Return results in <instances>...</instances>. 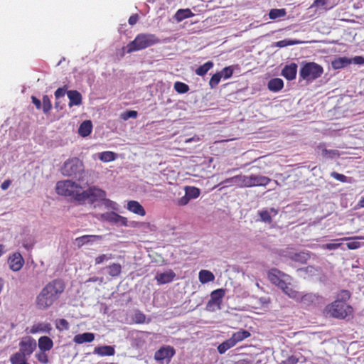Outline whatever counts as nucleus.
Returning a JSON list of instances; mask_svg holds the SVG:
<instances>
[{
    "label": "nucleus",
    "mask_w": 364,
    "mask_h": 364,
    "mask_svg": "<svg viewBox=\"0 0 364 364\" xmlns=\"http://www.w3.org/2000/svg\"><path fill=\"white\" fill-rule=\"evenodd\" d=\"M65 289V284L61 279L49 282L36 296V304L39 309L46 310L58 301Z\"/></svg>",
    "instance_id": "f257e3e1"
},
{
    "label": "nucleus",
    "mask_w": 364,
    "mask_h": 364,
    "mask_svg": "<svg viewBox=\"0 0 364 364\" xmlns=\"http://www.w3.org/2000/svg\"><path fill=\"white\" fill-rule=\"evenodd\" d=\"M267 277L270 282L278 287L289 297H296V290L291 285V277L276 268H272L267 272Z\"/></svg>",
    "instance_id": "f03ea898"
},
{
    "label": "nucleus",
    "mask_w": 364,
    "mask_h": 364,
    "mask_svg": "<svg viewBox=\"0 0 364 364\" xmlns=\"http://www.w3.org/2000/svg\"><path fill=\"white\" fill-rule=\"evenodd\" d=\"M159 42V38L154 34L139 33L132 41L127 44V52L131 53L134 51L143 50L157 44Z\"/></svg>",
    "instance_id": "7ed1b4c3"
},
{
    "label": "nucleus",
    "mask_w": 364,
    "mask_h": 364,
    "mask_svg": "<svg viewBox=\"0 0 364 364\" xmlns=\"http://www.w3.org/2000/svg\"><path fill=\"white\" fill-rule=\"evenodd\" d=\"M323 73L321 65L314 62L304 63L299 70V81L303 80L307 82H312L321 77Z\"/></svg>",
    "instance_id": "20e7f679"
},
{
    "label": "nucleus",
    "mask_w": 364,
    "mask_h": 364,
    "mask_svg": "<svg viewBox=\"0 0 364 364\" xmlns=\"http://www.w3.org/2000/svg\"><path fill=\"white\" fill-rule=\"evenodd\" d=\"M353 311V309L350 305H344L339 304L338 301H333L325 307L323 314L326 316L335 318H346L350 316Z\"/></svg>",
    "instance_id": "39448f33"
},
{
    "label": "nucleus",
    "mask_w": 364,
    "mask_h": 364,
    "mask_svg": "<svg viewBox=\"0 0 364 364\" xmlns=\"http://www.w3.org/2000/svg\"><path fill=\"white\" fill-rule=\"evenodd\" d=\"M61 172L64 176L78 177V180H80L82 174L85 172L83 162L77 157L69 159L64 163Z\"/></svg>",
    "instance_id": "423d86ee"
},
{
    "label": "nucleus",
    "mask_w": 364,
    "mask_h": 364,
    "mask_svg": "<svg viewBox=\"0 0 364 364\" xmlns=\"http://www.w3.org/2000/svg\"><path fill=\"white\" fill-rule=\"evenodd\" d=\"M56 193L58 195L70 196L77 200V195L80 194L82 188L70 180L58 181L56 184Z\"/></svg>",
    "instance_id": "0eeeda50"
},
{
    "label": "nucleus",
    "mask_w": 364,
    "mask_h": 364,
    "mask_svg": "<svg viewBox=\"0 0 364 364\" xmlns=\"http://www.w3.org/2000/svg\"><path fill=\"white\" fill-rule=\"evenodd\" d=\"M106 197V192L95 186H92L85 191H81L80 194L77 195V201L84 203L87 201L89 203H94L96 201L104 200Z\"/></svg>",
    "instance_id": "6e6552de"
},
{
    "label": "nucleus",
    "mask_w": 364,
    "mask_h": 364,
    "mask_svg": "<svg viewBox=\"0 0 364 364\" xmlns=\"http://www.w3.org/2000/svg\"><path fill=\"white\" fill-rule=\"evenodd\" d=\"M250 336L251 333L250 331L242 328L238 331L233 333L229 339L223 341L218 346L219 353H225L228 349L234 347L237 343L244 341Z\"/></svg>",
    "instance_id": "1a4fd4ad"
},
{
    "label": "nucleus",
    "mask_w": 364,
    "mask_h": 364,
    "mask_svg": "<svg viewBox=\"0 0 364 364\" xmlns=\"http://www.w3.org/2000/svg\"><path fill=\"white\" fill-rule=\"evenodd\" d=\"M239 188H250L254 186H265L271 179L267 176L251 174L250 176L239 175Z\"/></svg>",
    "instance_id": "9d476101"
},
{
    "label": "nucleus",
    "mask_w": 364,
    "mask_h": 364,
    "mask_svg": "<svg viewBox=\"0 0 364 364\" xmlns=\"http://www.w3.org/2000/svg\"><path fill=\"white\" fill-rule=\"evenodd\" d=\"M36 341L31 336L23 337L19 342V351L14 353L11 356L21 355L24 358L31 355L36 348Z\"/></svg>",
    "instance_id": "9b49d317"
},
{
    "label": "nucleus",
    "mask_w": 364,
    "mask_h": 364,
    "mask_svg": "<svg viewBox=\"0 0 364 364\" xmlns=\"http://www.w3.org/2000/svg\"><path fill=\"white\" fill-rule=\"evenodd\" d=\"M296 297L292 299L299 301L306 306H316L323 303V296L314 293H307L302 295L300 292L296 291Z\"/></svg>",
    "instance_id": "f8f14e48"
},
{
    "label": "nucleus",
    "mask_w": 364,
    "mask_h": 364,
    "mask_svg": "<svg viewBox=\"0 0 364 364\" xmlns=\"http://www.w3.org/2000/svg\"><path fill=\"white\" fill-rule=\"evenodd\" d=\"M175 353L176 351L173 347L171 346H164L155 352L154 359L161 363H163L164 360L169 362Z\"/></svg>",
    "instance_id": "ddd939ff"
},
{
    "label": "nucleus",
    "mask_w": 364,
    "mask_h": 364,
    "mask_svg": "<svg viewBox=\"0 0 364 364\" xmlns=\"http://www.w3.org/2000/svg\"><path fill=\"white\" fill-rule=\"evenodd\" d=\"M225 294V291L223 289H218L212 291L210 294V299L207 304V308L210 310L214 309L215 307L219 309Z\"/></svg>",
    "instance_id": "4468645a"
},
{
    "label": "nucleus",
    "mask_w": 364,
    "mask_h": 364,
    "mask_svg": "<svg viewBox=\"0 0 364 364\" xmlns=\"http://www.w3.org/2000/svg\"><path fill=\"white\" fill-rule=\"evenodd\" d=\"M100 218L107 222L120 225L121 226H127V218L116 213L115 212H108L102 213Z\"/></svg>",
    "instance_id": "2eb2a0df"
},
{
    "label": "nucleus",
    "mask_w": 364,
    "mask_h": 364,
    "mask_svg": "<svg viewBox=\"0 0 364 364\" xmlns=\"http://www.w3.org/2000/svg\"><path fill=\"white\" fill-rule=\"evenodd\" d=\"M10 269L14 272L19 271L24 264V259L19 252H15L8 259Z\"/></svg>",
    "instance_id": "dca6fc26"
},
{
    "label": "nucleus",
    "mask_w": 364,
    "mask_h": 364,
    "mask_svg": "<svg viewBox=\"0 0 364 364\" xmlns=\"http://www.w3.org/2000/svg\"><path fill=\"white\" fill-rule=\"evenodd\" d=\"M316 151L320 153L323 158L335 159L340 156V153L336 149H327L324 143H320L316 148Z\"/></svg>",
    "instance_id": "f3484780"
},
{
    "label": "nucleus",
    "mask_w": 364,
    "mask_h": 364,
    "mask_svg": "<svg viewBox=\"0 0 364 364\" xmlns=\"http://www.w3.org/2000/svg\"><path fill=\"white\" fill-rule=\"evenodd\" d=\"M278 214V210L271 208L269 209H263L258 211L260 220L264 223L271 224L273 221L272 216Z\"/></svg>",
    "instance_id": "a211bd4d"
},
{
    "label": "nucleus",
    "mask_w": 364,
    "mask_h": 364,
    "mask_svg": "<svg viewBox=\"0 0 364 364\" xmlns=\"http://www.w3.org/2000/svg\"><path fill=\"white\" fill-rule=\"evenodd\" d=\"M175 277V272L169 269L165 272H158L155 276V279L159 284H165L171 282Z\"/></svg>",
    "instance_id": "6ab92c4d"
},
{
    "label": "nucleus",
    "mask_w": 364,
    "mask_h": 364,
    "mask_svg": "<svg viewBox=\"0 0 364 364\" xmlns=\"http://www.w3.org/2000/svg\"><path fill=\"white\" fill-rule=\"evenodd\" d=\"M297 73V65L291 63L287 65L282 70V75L288 80H293L296 78Z\"/></svg>",
    "instance_id": "aec40b11"
},
{
    "label": "nucleus",
    "mask_w": 364,
    "mask_h": 364,
    "mask_svg": "<svg viewBox=\"0 0 364 364\" xmlns=\"http://www.w3.org/2000/svg\"><path fill=\"white\" fill-rule=\"evenodd\" d=\"M52 329L51 326L49 323H40L36 325H33L31 328H27L26 331L28 333L35 334L37 333H50Z\"/></svg>",
    "instance_id": "412c9836"
},
{
    "label": "nucleus",
    "mask_w": 364,
    "mask_h": 364,
    "mask_svg": "<svg viewBox=\"0 0 364 364\" xmlns=\"http://www.w3.org/2000/svg\"><path fill=\"white\" fill-rule=\"evenodd\" d=\"M39 350L41 351H49L53 347V341L48 336H41L38 341Z\"/></svg>",
    "instance_id": "4be33fe9"
},
{
    "label": "nucleus",
    "mask_w": 364,
    "mask_h": 364,
    "mask_svg": "<svg viewBox=\"0 0 364 364\" xmlns=\"http://www.w3.org/2000/svg\"><path fill=\"white\" fill-rule=\"evenodd\" d=\"M127 209L140 216H144L146 215V211L143 206L136 200H130L127 203Z\"/></svg>",
    "instance_id": "5701e85b"
},
{
    "label": "nucleus",
    "mask_w": 364,
    "mask_h": 364,
    "mask_svg": "<svg viewBox=\"0 0 364 364\" xmlns=\"http://www.w3.org/2000/svg\"><path fill=\"white\" fill-rule=\"evenodd\" d=\"M94 353L100 356H112L114 355L115 350L112 346H102L96 347L94 350Z\"/></svg>",
    "instance_id": "b1692460"
},
{
    "label": "nucleus",
    "mask_w": 364,
    "mask_h": 364,
    "mask_svg": "<svg viewBox=\"0 0 364 364\" xmlns=\"http://www.w3.org/2000/svg\"><path fill=\"white\" fill-rule=\"evenodd\" d=\"M69 98V106L80 105L82 103V95L77 90H70L67 92Z\"/></svg>",
    "instance_id": "393cba45"
},
{
    "label": "nucleus",
    "mask_w": 364,
    "mask_h": 364,
    "mask_svg": "<svg viewBox=\"0 0 364 364\" xmlns=\"http://www.w3.org/2000/svg\"><path fill=\"white\" fill-rule=\"evenodd\" d=\"M102 236L101 235H82L81 237H78L75 239V242L77 247L80 248L83 246L85 244H87L90 242H93L95 240H102Z\"/></svg>",
    "instance_id": "a878e982"
},
{
    "label": "nucleus",
    "mask_w": 364,
    "mask_h": 364,
    "mask_svg": "<svg viewBox=\"0 0 364 364\" xmlns=\"http://www.w3.org/2000/svg\"><path fill=\"white\" fill-rule=\"evenodd\" d=\"M95 339V335L92 333H83L75 336L73 341L75 343L82 344L83 343H90Z\"/></svg>",
    "instance_id": "bb28decb"
},
{
    "label": "nucleus",
    "mask_w": 364,
    "mask_h": 364,
    "mask_svg": "<svg viewBox=\"0 0 364 364\" xmlns=\"http://www.w3.org/2000/svg\"><path fill=\"white\" fill-rule=\"evenodd\" d=\"M351 63V59H349L346 57H339L336 59H334L331 65L333 69L338 70L343 68H345L350 65Z\"/></svg>",
    "instance_id": "cd10ccee"
},
{
    "label": "nucleus",
    "mask_w": 364,
    "mask_h": 364,
    "mask_svg": "<svg viewBox=\"0 0 364 364\" xmlns=\"http://www.w3.org/2000/svg\"><path fill=\"white\" fill-rule=\"evenodd\" d=\"M284 87V82L281 78H272L271 79L267 84V87L270 91L272 92H279Z\"/></svg>",
    "instance_id": "c85d7f7f"
},
{
    "label": "nucleus",
    "mask_w": 364,
    "mask_h": 364,
    "mask_svg": "<svg viewBox=\"0 0 364 364\" xmlns=\"http://www.w3.org/2000/svg\"><path fill=\"white\" fill-rule=\"evenodd\" d=\"M92 129L91 121H84L80 126L78 133L80 136L85 137L90 134Z\"/></svg>",
    "instance_id": "c756f323"
},
{
    "label": "nucleus",
    "mask_w": 364,
    "mask_h": 364,
    "mask_svg": "<svg viewBox=\"0 0 364 364\" xmlns=\"http://www.w3.org/2000/svg\"><path fill=\"white\" fill-rule=\"evenodd\" d=\"M108 274L114 278L119 277L122 273V265L119 263H112L107 267Z\"/></svg>",
    "instance_id": "7c9ffc66"
},
{
    "label": "nucleus",
    "mask_w": 364,
    "mask_h": 364,
    "mask_svg": "<svg viewBox=\"0 0 364 364\" xmlns=\"http://www.w3.org/2000/svg\"><path fill=\"white\" fill-rule=\"evenodd\" d=\"M198 279L202 284H205L213 282L215 279V276L210 271L203 269L199 272Z\"/></svg>",
    "instance_id": "2f4dec72"
},
{
    "label": "nucleus",
    "mask_w": 364,
    "mask_h": 364,
    "mask_svg": "<svg viewBox=\"0 0 364 364\" xmlns=\"http://www.w3.org/2000/svg\"><path fill=\"white\" fill-rule=\"evenodd\" d=\"M351 294L348 290H341L340 291L336 296V299L334 301H338L339 304H342L344 305H348L347 304L348 301L350 299Z\"/></svg>",
    "instance_id": "473e14b6"
},
{
    "label": "nucleus",
    "mask_w": 364,
    "mask_h": 364,
    "mask_svg": "<svg viewBox=\"0 0 364 364\" xmlns=\"http://www.w3.org/2000/svg\"><path fill=\"white\" fill-rule=\"evenodd\" d=\"M117 157V154L113 151H106L99 154V159L103 162H110L114 161Z\"/></svg>",
    "instance_id": "72a5a7b5"
},
{
    "label": "nucleus",
    "mask_w": 364,
    "mask_h": 364,
    "mask_svg": "<svg viewBox=\"0 0 364 364\" xmlns=\"http://www.w3.org/2000/svg\"><path fill=\"white\" fill-rule=\"evenodd\" d=\"M194 16V14L189 9H179L175 14V18L178 21H181Z\"/></svg>",
    "instance_id": "f704fd0d"
},
{
    "label": "nucleus",
    "mask_w": 364,
    "mask_h": 364,
    "mask_svg": "<svg viewBox=\"0 0 364 364\" xmlns=\"http://www.w3.org/2000/svg\"><path fill=\"white\" fill-rule=\"evenodd\" d=\"M213 63L208 61L203 65L199 66L195 71L196 74L199 76H204L213 67Z\"/></svg>",
    "instance_id": "c9c22d12"
},
{
    "label": "nucleus",
    "mask_w": 364,
    "mask_h": 364,
    "mask_svg": "<svg viewBox=\"0 0 364 364\" xmlns=\"http://www.w3.org/2000/svg\"><path fill=\"white\" fill-rule=\"evenodd\" d=\"M291 259L293 261L300 262L301 264H305L310 259V255L308 252H301L294 254L291 257Z\"/></svg>",
    "instance_id": "e433bc0d"
},
{
    "label": "nucleus",
    "mask_w": 364,
    "mask_h": 364,
    "mask_svg": "<svg viewBox=\"0 0 364 364\" xmlns=\"http://www.w3.org/2000/svg\"><path fill=\"white\" fill-rule=\"evenodd\" d=\"M287 15L285 9H272L269 12V18L272 20L283 18Z\"/></svg>",
    "instance_id": "4c0bfd02"
},
{
    "label": "nucleus",
    "mask_w": 364,
    "mask_h": 364,
    "mask_svg": "<svg viewBox=\"0 0 364 364\" xmlns=\"http://www.w3.org/2000/svg\"><path fill=\"white\" fill-rule=\"evenodd\" d=\"M185 193L188 196V197L191 199H195L199 197L200 194V191L199 188L193 186H186L185 187Z\"/></svg>",
    "instance_id": "58836bf2"
},
{
    "label": "nucleus",
    "mask_w": 364,
    "mask_h": 364,
    "mask_svg": "<svg viewBox=\"0 0 364 364\" xmlns=\"http://www.w3.org/2000/svg\"><path fill=\"white\" fill-rule=\"evenodd\" d=\"M173 87L179 94H185L189 91V86L187 84L179 81L174 83Z\"/></svg>",
    "instance_id": "ea45409f"
},
{
    "label": "nucleus",
    "mask_w": 364,
    "mask_h": 364,
    "mask_svg": "<svg viewBox=\"0 0 364 364\" xmlns=\"http://www.w3.org/2000/svg\"><path fill=\"white\" fill-rule=\"evenodd\" d=\"M9 360L11 364H30L27 361L28 358L20 354L16 356H11Z\"/></svg>",
    "instance_id": "a19ab883"
},
{
    "label": "nucleus",
    "mask_w": 364,
    "mask_h": 364,
    "mask_svg": "<svg viewBox=\"0 0 364 364\" xmlns=\"http://www.w3.org/2000/svg\"><path fill=\"white\" fill-rule=\"evenodd\" d=\"M42 107L44 113H48L52 108L51 102L48 95H44L42 100Z\"/></svg>",
    "instance_id": "79ce46f5"
},
{
    "label": "nucleus",
    "mask_w": 364,
    "mask_h": 364,
    "mask_svg": "<svg viewBox=\"0 0 364 364\" xmlns=\"http://www.w3.org/2000/svg\"><path fill=\"white\" fill-rule=\"evenodd\" d=\"M221 78L222 74H220V73H216L215 74L213 75L209 81V86L210 87V88H215L219 84Z\"/></svg>",
    "instance_id": "37998d69"
},
{
    "label": "nucleus",
    "mask_w": 364,
    "mask_h": 364,
    "mask_svg": "<svg viewBox=\"0 0 364 364\" xmlns=\"http://www.w3.org/2000/svg\"><path fill=\"white\" fill-rule=\"evenodd\" d=\"M113 258L112 254H102L97 256L95 259V264H100L105 261L112 259Z\"/></svg>",
    "instance_id": "c03bdc74"
},
{
    "label": "nucleus",
    "mask_w": 364,
    "mask_h": 364,
    "mask_svg": "<svg viewBox=\"0 0 364 364\" xmlns=\"http://www.w3.org/2000/svg\"><path fill=\"white\" fill-rule=\"evenodd\" d=\"M46 351L40 350L37 353H36V359L43 364H47L49 362L48 355L46 353Z\"/></svg>",
    "instance_id": "a18cd8bd"
},
{
    "label": "nucleus",
    "mask_w": 364,
    "mask_h": 364,
    "mask_svg": "<svg viewBox=\"0 0 364 364\" xmlns=\"http://www.w3.org/2000/svg\"><path fill=\"white\" fill-rule=\"evenodd\" d=\"M34 243L35 241L31 236H28L27 238L22 240V245L27 250H31L33 248Z\"/></svg>",
    "instance_id": "49530a36"
},
{
    "label": "nucleus",
    "mask_w": 364,
    "mask_h": 364,
    "mask_svg": "<svg viewBox=\"0 0 364 364\" xmlns=\"http://www.w3.org/2000/svg\"><path fill=\"white\" fill-rule=\"evenodd\" d=\"M220 73L222 74V77L224 79H229L233 74V69L230 66L225 67Z\"/></svg>",
    "instance_id": "de8ad7c7"
},
{
    "label": "nucleus",
    "mask_w": 364,
    "mask_h": 364,
    "mask_svg": "<svg viewBox=\"0 0 364 364\" xmlns=\"http://www.w3.org/2000/svg\"><path fill=\"white\" fill-rule=\"evenodd\" d=\"M239 178V175L235 176L231 178H226L220 184H229V185H235L239 187V180L237 178Z\"/></svg>",
    "instance_id": "09e8293b"
},
{
    "label": "nucleus",
    "mask_w": 364,
    "mask_h": 364,
    "mask_svg": "<svg viewBox=\"0 0 364 364\" xmlns=\"http://www.w3.org/2000/svg\"><path fill=\"white\" fill-rule=\"evenodd\" d=\"M331 176L342 183L348 182V178L343 174L333 171L331 173Z\"/></svg>",
    "instance_id": "8fccbe9b"
},
{
    "label": "nucleus",
    "mask_w": 364,
    "mask_h": 364,
    "mask_svg": "<svg viewBox=\"0 0 364 364\" xmlns=\"http://www.w3.org/2000/svg\"><path fill=\"white\" fill-rule=\"evenodd\" d=\"M190 198L188 197V196L185 193V195L183 196H182L181 198H178L176 201V204L178 206H184L186 205H187L189 201H190Z\"/></svg>",
    "instance_id": "3c124183"
},
{
    "label": "nucleus",
    "mask_w": 364,
    "mask_h": 364,
    "mask_svg": "<svg viewBox=\"0 0 364 364\" xmlns=\"http://www.w3.org/2000/svg\"><path fill=\"white\" fill-rule=\"evenodd\" d=\"M299 361V359L296 355H291L283 360L280 364H297Z\"/></svg>",
    "instance_id": "603ef678"
},
{
    "label": "nucleus",
    "mask_w": 364,
    "mask_h": 364,
    "mask_svg": "<svg viewBox=\"0 0 364 364\" xmlns=\"http://www.w3.org/2000/svg\"><path fill=\"white\" fill-rule=\"evenodd\" d=\"M137 115H138V113L136 111L130 110V111H127V112H124V114H122V118L124 120H127L129 118L135 119V118H136Z\"/></svg>",
    "instance_id": "864d4df0"
},
{
    "label": "nucleus",
    "mask_w": 364,
    "mask_h": 364,
    "mask_svg": "<svg viewBox=\"0 0 364 364\" xmlns=\"http://www.w3.org/2000/svg\"><path fill=\"white\" fill-rule=\"evenodd\" d=\"M341 246V243H326L322 245V248L324 250H336Z\"/></svg>",
    "instance_id": "5fc2aeb1"
},
{
    "label": "nucleus",
    "mask_w": 364,
    "mask_h": 364,
    "mask_svg": "<svg viewBox=\"0 0 364 364\" xmlns=\"http://www.w3.org/2000/svg\"><path fill=\"white\" fill-rule=\"evenodd\" d=\"M346 246L349 250H356L360 247V243L358 241H352L348 242Z\"/></svg>",
    "instance_id": "6e6d98bb"
},
{
    "label": "nucleus",
    "mask_w": 364,
    "mask_h": 364,
    "mask_svg": "<svg viewBox=\"0 0 364 364\" xmlns=\"http://www.w3.org/2000/svg\"><path fill=\"white\" fill-rule=\"evenodd\" d=\"M351 62H353L357 65H363L364 64V57L363 56H355L353 59H351Z\"/></svg>",
    "instance_id": "4d7b16f0"
},
{
    "label": "nucleus",
    "mask_w": 364,
    "mask_h": 364,
    "mask_svg": "<svg viewBox=\"0 0 364 364\" xmlns=\"http://www.w3.org/2000/svg\"><path fill=\"white\" fill-rule=\"evenodd\" d=\"M65 94V89L63 87H59L55 92V96L57 99L63 97Z\"/></svg>",
    "instance_id": "13d9d810"
},
{
    "label": "nucleus",
    "mask_w": 364,
    "mask_h": 364,
    "mask_svg": "<svg viewBox=\"0 0 364 364\" xmlns=\"http://www.w3.org/2000/svg\"><path fill=\"white\" fill-rule=\"evenodd\" d=\"M292 44H293L292 42H291L289 41H287V40H282V41H279L277 42V46L280 48L290 46Z\"/></svg>",
    "instance_id": "bf43d9fd"
},
{
    "label": "nucleus",
    "mask_w": 364,
    "mask_h": 364,
    "mask_svg": "<svg viewBox=\"0 0 364 364\" xmlns=\"http://www.w3.org/2000/svg\"><path fill=\"white\" fill-rule=\"evenodd\" d=\"M32 102L35 105L36 109H40L41 108V102L35 96L31 97Z\"/></svg>",
    "instance_id": "052dcab7"
},
{
    "label": "nucleus",
    "mask_w": 364,
    "mask_h": 364,
    "mask_svg": "<svg viewBox=\"0 0 364 364\" xmlns=\"http://www.w3.org/2000/svg\"><path fill=\"white\" fill-rule=\"evenodd\" d=\"M138 19H139V17H138V15L137 14H134V15H132L129 20H128V22L130 25H134L136 23V22L138 21Z\"/></svg>",
    "instance_id": "680f3d73"
},
{
    "label": "nucleus",
    "mask_w": 364,
    "mask_h": 364,
    "mask_svg": "<svg viewBox=\"0 0 364 364\" xmlns=\"http://www.w3.org/2000/svg\"><path fill=\"white\" fill-rule=\"evenodd\" d=\"M104 281V278L103 277H90L87 280V282H100V283H102Z\"/></svg>",
    "instance_id": "e2e57ef3"
},
{
    "label": "nucleus",
    "mask_w": 364,
    "mask_h": 364,
    "mask_svg": "<svg viewBox=\"0 0 364 364\" xmlns=\"http://www.w3.org/2000/svg\"><path fill=\"white\" fill-rule=\"evenodd\" d=\"M327 3L326 0H315L312 6H323Z\"/></svg>",
    "instance_id": "0e129e2a"
},
{
    "label": "nucleus",
    "mask_w": 364,
    "mask_h": 364,
    "mask_svg": "<svg viewBox=\"0 0 364 364\" xmlns=\"http://www.w3.org/2000/svg\"><path fill=\"white\" fill-rule=\"evenodd\" d=\"M11 183V181L8 179L5 180L1 184V188L4 191L8 189V188L10 186Z\"/></svg>",
    "instance_id": "69168bd1"
},
{
    "label": "nucleus",
    "mask_w": 364,
    "mask_h": 364,
    "mask_svg": "<svg viewBox=\"0 0 364 364\" xmlns=\"http://www.w3.org/2000/svg\"><path fill=\"white\" fill-rule=\"evenodd\" d=\"M359 205L360 207H364V197L359 201Z\"/></svg>",
    "instance_id": "338daca9"
},
{
    "label": "nucleus",
    "mask_w": 364,
    "mask_h": 364,
    "mask_svg": "<svg viewBox=\"0 0 364 364\" xmlns=\"http://www.w3.org/2000/svg\"><path fill=\"white\" fill-rule=\"evenodd\" d=\"M146 320H141V319H139V320H135V323H144L145 322Z\"/></svg>",
    "instance_id": "774afa93"
}]
</instances>
